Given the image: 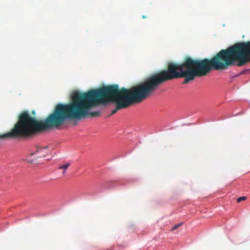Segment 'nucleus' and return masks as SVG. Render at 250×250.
Here are the masks:
<instances>
[{
	"label": "nucleus",
	"instance_id": "nucleus-1",
	"mask_svg": "<svg viewBox=\"0 0 250 250\" xmlns=\"http://www.w3.org/2000/svg\"><path fill=\"white\" fill-rule=\"evenodd\" d=\"M211 71V59H193L187 57L181 63L169 62L167 67L151 75L143 82L131 88L122 87L112 84L102 87L105 104H116V108L111 112L115 114L121 109H125L135 103L146 99L158 86L167 81L185 78L183 83L193 81L196 77L208 75Z\"/></svg>",
	"mask_w": 250,
	"mask_h": 250
},
{
	"label": "nucleus",
	"instance_id": "nucleus-2",
	"mask_svg": "<svg viewBox=\"0 0 250 250\" xmlns=\"http://www.w3.org/2000/svg\"><path fill=\"white\" fill-rule=\"evenodd\" d=\"M102 92L101 87L83 93L74 92L71 103L57 105L44 121H38L27 111H24L19 115L18 121L13 128L4 136L16 139L28 138L50 128L58 127L68 119L99 116V111L90 112V110L99 104H105Z\"/></svg>",
	"mask_w": 250,
	"mask_h": 250
},
{
	"label": "nucleus",
	"instance_id": "nucleus-3",
	"mask_svg": "<svg viewBox=\"0 0 250 250\" xmlns=\"http://www.w3.org/2000/svg\"><path fill=\"white\" fill-rule=\"evenodd\" d=\"M48 146L44 147L37 146L36 150L32 152L30 156L27 158V161L29 163L36 164L38 163V159L40 158H44L46 155L48 153Z\"/></svg>",
	"mask_w": 250,
	"mask_h": 250
},
{
	"label": "nucleus",
	"instance_id": "nucleus-4",
	"mask_svg": "<svg viewBox=\"0 0 250 250\" xmlns=\"http://www.w3.org/2000/svg\"><path fill=\"white\" fill-rule=\"evenodd\" d=\"M70 166V164L69 163H67L65 165H62V166H61L59 167V168L60 169H63V171L62 172V174H64L65 173V170L68 168V167H69Z\"/></svg>",
	"mask_w": 250,
	"mask_h": 250
},
{
	"label": "nucleus",
	"instance_id": "nucleus-5",
	"mask_svg": "<svg viewBox=\"0 0 250 250\" xmlns=\"http://www.w3.org/2000/svg\"><path fill=\"white\" fill-rule=\"evenodd\" d=\"M7 133L0 134V141L5 139H16V138L4 136V135L6 134Z\"/></svg>",
	"mask_w": 250,
	"mask_h": 250
},
{
	"label": "nucleus",
	"instance_id": "nucleus-6",
	"mask_svg": "<svg viewBox=\"0 0 250 250\" xmlns=\"http://www.w3.org/2000/svg\"><path fill=\"white\" fill-rule=\"evenodd\" d=\"M246 199V197H245V196L240 197H239V198H238L237 199V202L239 203V202H241L242 201L245 200Z\"/></svg>",
	"mask_w": 250,
	"mask_h": 250
},
{
	"label": "nucleus",
	"instance_id": "nucleus-7",
	"mask_svg": "<svg viewBox=\"0 0 250 250\" xmlns=\"http://www.w3.org/2000/svg\"><path fill=\"white\" fill-rule=\"evenodd\" d=\"M182 225V223H180L179 224H177L176 225H175L174 226H173L172 228H171V230L173 231L175 229H176L178 228H179L181 225Z\"/></svg>",
	"mask_w": 250,
	"mask_h": 250
},
{
	"label": "nucleus",
	"instance_id": "nucleus-8",
	"mask_svg": "<svg viewBox=\"0 0 250 250\" xmlns=\"http://www.w3.org/2000/svg\"><path fill=\"white\" fill-rule=\"evenodd\" d=\"M142 18H143V19H145V18H146V17L145 16L143 15V16H142Z\"/></svg>",
	"mask_w": 250,
	"mask_h": 250
}]
</instances>
